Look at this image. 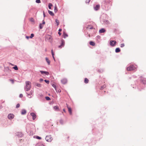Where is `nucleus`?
<instances>
[{
    "mask_svg": "<svg viewBox=\"0 0 146 146\" xmlns=\"http://www.w3.org/2000/svg\"><path fill=\"white\" fill-rule=\"evenodd\" d=\"M89 80L87 78H85L84 79V82L87 84Z\"/></svg>",
    "mask_w": 146,
    "mask_h": 146,
    "instance_id": "25",
    "label": "nucleus"
},
{
    "mask_svg": "<svg viewBox=\"0 0 146 146\" xmlns=\"http://www.w3.org/2000/svg\"><path fill=\"white\" fill-rule=\"evenodd\" d=\"M52 57L54 59V60L55 61V58H54V53H53L52 54Z\"/></svg>",
    "mask_w": 146,
    "mask_h": 146,
    "instance_id": "43",
    "label": "nucleus"
},
{
    "mask_svg": "<svg viewBox=\"0 0 146 146\" xmlns=\"http://www.w3.org/2000/svg\"><path fill=\"white\" fill-rule=\"evenodd\" d=\"M66 106L67 108L68 109V111L70 114L71 115L72 114V111L71 108L70 107H68V105L67 104H66Z\"/></svg>",
    "mask_w": 146,
    "mask_h": 146,
    "instance_id": "10",
    "label": "nucleus"
},
{
    "mask_svg": "<svg viewBox=\"0 0 146 146\" xmlns=\"http://www.w3.org/2000/svg\"><path fill=\"white\" fill-rule=\"evenodd\" d=\"M100 8V5H97L95 7H94V9L95 10L97 11Z\"/></svg>",
    "mask_w": 146,
    "mask_h": 146,
    "instance_id": "14",
    "label": "nucleus"
},
{
    "mask_svg": "<svg viewBox=\"0 0 146 146\" xmlns=\"http://www.w3.org/2000/svg\"><path fill=\"white\" fill-rule=\"evenodd\" d=\"M137 67H135L133 65H131L127 67V70L128 71H131L135 70L136 69Z\"/></svg>",
    "mask_w": 146,
    "mask_h": 146,
    "instance_id": "3",
    "label": "nucleus"
},
{
    "mask_svg": "<svg viewBox=\"0 0 146 146\" xmlns=\"http://www.w3.org/2000/svg\"><path fill=\"white\" fill-rule=\"evenodd\" d=\"M61 81L62 84H65L67 82V80L66 78H64L61 80Z\"/></svg>",
    "mask_w": 146,
    "mask_h": 146,
    "instance_id": "7",
    "label": "nucleus"
},
{
    "mask_svg": "<svg viewBox=\"0 0 146 146\" xmlns=\"http://www.w3.org/2000/svg\"><path fill=\"white\" fill-rule=\"evenodd\" d=\"M106 32V30L103 28L102 29L99 31V33H104Z\"/></svg>",
    "mask_w": 146,
    "mask_h": 146,
    "instance_id": "16",
    "label": "nucleus"
},
{
    "mask_svg": "<svg viewBox=\"0 0 146 146\" xmlns=\"http://www.w3.org/2000/svg\"><path fill=\"white\" fill-rule=\"evenodd\" d=\"M52 86L55 88V90H56V86L54 84H52Z\"/></svg>",
    "mask_w": 146,
    "mask_h": 146,
    "instance_id": "31",
    "label": "nucleus"
},
{
    "mask_svg": "<svg viewBox=\"0 0 146 146\" xmlns=\"http://www.w3.org/2000/svg\"><path fill=\"white\" fill-rule=\"evenodd\" d=\"M90 45H92V46H94L95 45V44L94 42L92 41H90Z\"/></svg>",
    "mask_w": 146,
    "mask_h": 146,
    "instance_id": "26",
    "label": "nucleus"
},
{
    "mask_svg": "<svg viewBox=\"0 0 146 146\" xmlns=\"http://www.w3.org/2000/svg\"><path fill=\"white\" fill-rule=\"evenodd\" d=\"M36 146H44V145L42 143H39L36 144Z\"/></svg>",
    "mask_w": 146,
    "mask_h": 146,
    "instance_id": "22",
    "label": "nucleus"
},
{
    "mask_svg": "<svg viewBox=\"0 0 146 146\" xmlns=\"http://www.w3.org/2000/svg\"><path fill=\"white\" fill-rule=\"evenodd\" d=\"M63 36L64 38H65L68 36V35L65 33L64 32L63 34Z\"/></svg>",
    "mask_w": 146,
    "mask_h": 146,
    "instance_id": "24",
    "label": "nucleus"
},
{
    "mask_svg": "<svg viewBox=\"0 0 146 146\" xmlns=\"http://www.w3.org/2000/svg\"><path fill=\"white\" fill-rule=\"evenodd\" d=\"M26 113V111L25 110H22L21 114L22 115L25 114Z\"/></svg>",
    "mask_w": 146,
    "mask_h": 146,
    "instance_id": "19",
    "label": "nucleus"
},
{
    "mask_svg": "<svg viewBox=\"0 0 146 146\" xmlns=\"http://www.w3.org/2000/svg\"><path fill=\"white\" fill-rule=\"evenodd\" d=\"M20 105L19 104H18L17 105L16 107L17 108H19L20 107Z\"/></svg>",
    "mask_w": 146,
    "mask_h": 146,
    "instance_id": "40",
    "label": "nucleus"
},
{
    "mask_svg": "<svg viewBox=\"0 0 146 146\" xmlns=\"http://www.w3.org/2000/svg\"><path fill=\"white\" fill-rule=\"evenodd\" d=\"M13 68L15 70H18V68L16 65H15V66L13 67Z\"/></svg>",
    "mask_w": 146,
    "mask_h": 146,
    "instance_id": "29",
    "label": "nucleus"
},
{
    "mask_svg": "<svg viewBox=\"0 0 146 146\" xmlns=\"http://www.w3.org/2000/svg\"><path fill=\"white\" fill-rule=\"evenodd\" d=\"M43 80L42 79V78H40V80H39V81H40V82H42V81H43Z\"/></svg>",
    "mask_w": 146,
    "mask_h": 146,
    "instance_id": "44",
    "label": "nucleus"
},
{
    "mask_svg": "<svg viewBox=\"0 0 146 146\" xmlns=\"http://www.w3.org/2000/svg\"><path fill=\"white\" fill-rule=\"evenodd\" d=\"M26 38H27V39H28L29 38H30V37L29 36H26Z\"/></svg>",
    "mask_w": 146,
    "mask_h": 146,
    "instance_id": "48",
    "label": "nucleus"
},
{
    "mask_svg": "<svg viewBox=\"0 0 146 146\" xmlns=\"http://www.w3.org/2000/svg\"><path fill=\"white\" fill-rule=\"evenodd\" d=\"M34 35L33 34H31V36H30V38H32L34 36Z\"/></svg>",
    "mask_w": 146,
    "mask_h": 146,
    "instance_id": "35",
    "label": "nucleus"
},
{
    "mask_svg": "<svg viewBox=\"0 0 146 146\" xmlns=\"http://www.w3.org/2000/svg\"><path fill=\"white\" fill-rule=\"evenodd\" d=\"M120 51V50L119 48H116L115 50V52L116 53L119 52Z\"/></svg>",
    "mask_w": 146,
    "mask_h": 146,
    "instance_id": "18",
    "label": "nucleus"
},
{
    "mask_svg": "<svg viewBox=\"0 0 146 146\" xmlns=\"http://www.w3.org/2000/svg\"><path fill=\"white\" fill-rule=\"evenodd\" d=\"M56 91L57 92H59V93L60 92H61V90L60 89H58L57 90L56 89Z\"/></svg>",
    "mask_w": 146,
    "mask_h": 146,
    "instance_id": "34",
    "label": "nucleus"
},
{
    "mask_svg": "<svg viewBox=\"0 0 146 146\" xmlns=\"http://www.w3.org/2000/svg\"><path fill=\"white\" fill-rule=\"evenodd\" d=\"M86 29L88 30H90L94 29V27L93 26L91 25H89L86 27Z\"/></svg>",
    "mask_w": 146,
    "mask_h": 146,
    "instance_id": "11",
    "label": "nucleus"
},
{
    "mask_svg": "<svg viewBox=\"0 0 146 146\" xmlns=\"http://www.w3.org/2000/svg\"><path fill=\"white\" fill-rule=\"evenodd\" d=\"M40 72L42 74H43L44 73L46 75H48L49 74V73L47 72L44 71H40Z\"/></svg>",
    "mask_w": 146,
    "mask_h": 146,
    "instance_id": "15",
    "label": "nucleus"
},
{
    "mask_svg": "<svg viewBox=\"0 0 146 146\" xmlns=\"http://www.w3.org/2000/svg\"><path fill=\"white\" fill-rule=\"evenodd\" d=\"M63 111H64V112H66V111H65V109H63Z\"/></svg>",
    "mask_w": 146,
    "mask_h": 146,
    "instance_id": "52",
    "label": "nucleus"
},
{
    "mask_svg": "<svg viewBox=\"0 0 146 146\" xmlns=\"http://www.w3.org/2000/svg\"><path fill=\"white\" fill-rule=\"evenodd\" d=\"M54 12L56 13L57 12L58 10H57V7H56V5L55 7H54Z\"/></svg>",
    "mask_w": 146,
    "mask_h": 146,
    "instance_id": "32",
    "label": "nucleus"
},
{
    "mask_svg": "<svg viewBox=\"0 0 146 146\" xmlns=\"http://www.w3.org/2000/svg\"><path fill=\"white\" fill-rule=\"evenodd\" d=\"M19 97H20V98H22L23 97V95L22 94H20V95H19Z\"/></svg>",
    "mask_w": 146,
    "mask_h": 146,
    "instance_id": "45",
    "label": "nucleus"
},
{
    "mask_svg": "<svg viewBox=\"0 0 146 146\" xmlns=\"http://www.w3.org/2000/svg\"><path fill=\"white\" fill-rule=\"evenodd\" d=\"M9 80L11 82L12 84L14 83V80L12 79H10Z\"/></svg>",
    "mask_w": 146,
    "mask_h": 146,
    "instance_id": "39",
    "label": "nucleus"
},
{
    "mask_svg": "<svg viewBox=\"0 0 146 146\" xmlns=\"http://www.w3.org/2000/svg\"><path fill=\"white\" fill-rule=\"evenodd\" d=\"M125 46V45L124 43H122L120 45V47H123Z\"/></svg>",
    "mask_w": 146,
    "mask_h": 146,
    "instance_id": "38",
    "label": "nucleus"
},
{
    "mask_svg": "<svg viewBox=\"0 0 146 146\" xmlns=\"http://www.w3.org/2000/svg\"><path fill=\"white\" fill-rule=\"evenodd\" d=\"M61 45L59 46H58V48H61L62 47H63L64 46V44H65V42L64 41L62 40H61Z\"/></svg>",
    "mask_w": 146,
    "mask_h": 146,
    "instance_id": "8",
    "label": "nucleus"
},
{
    "mask_svg": "<svg viewBox=\"0 0 146 146\" xmlns=\"http://www.w3.org/2000/svg\"><path fill=\"white\" fill-rule=\"evenodd\" d=\"M33 119L34 120L36 117V115L34 113H30Z\"/></svg>",
    "mask_w": 146,
    "mask_h": 146,
    "instance_id": "9",
    "label": "nucleus"
},
{
    "mask_svg": "<svg viewBox=\"0 0 146 146\" xmlns=\"http://www.w3.org/2000/svg\"><path fill=\"white\" fill-rule=\"evenodd\" d=\"M44 81L47 84H48L49 83V80H44Z\"/></svg>",
    "mask_w": 146,
    "mask_h": 146,
    "instance_id": "36",
    "label": "nucleus"
},
{
    "mask_svg": "<svg viewBox=\"0 0 146 146\" xmlns=\"http://www.w3.org/2000/svg\"><path fill=\"white\" fill-rule=\"evenodd\" d=\"M45 39L46 41H48L50 42H52V36L51 35H46Z\"/></svg>",
    "mask_w": 146,
    "mask_h": 146,
    "instance_id": "2",
    "label": "nucleus"
},
{
    "mask_svg": "<svg viewBox=\"0 0 146 146\" xmlns=\"http://www.w3.org/2000/svg\"><path fill=\"white\" fill-rule=\"evenodd\" d=\"M30 21L31 22L33 23H35L34 19L33 18H31L29 19Z\"/></svg>",
    "mask_w": 146,
    "mask_h": 146,
    "instance_id": "21",
    "label": "nucleus"
},
{
    "mask_svg": "<svg viewBox=\"0 0 146 146\" xmlns=\"http://www.w3.org/2000/svg\"><path fill=\"white\" fill-rule=\"evenodd\" d=\"M14 117V115L11 113L9 114L8 116V118L9 119H12Z\"/></svg>",
    "mask_w": 146,
    "mask_h": 146,
    "instance_id": "6",
    "label": "nucleus"
},
{
    "mask_svg": "<svg viewBox=\"0 0 146 146\" xmlns=\"http://www.w3.org/2000/svg\"><path fill=\"white\" fill-rule=\"evenodd\" d=\"M55 111H60V109L59 107L58 106H55L53 107Z\"/></svg>",
    "mask_w": 146,
    "mask_h": 146,
    "instance_id": "13",
    "label": "nucleus"
},
{
    "mask_svg": "<svg viewBox=\"0 0 146 146\" xmlns=\"http://www.w3.org/2000/svg\"><path fill=\"white\" fill-rule=\"evenodd\" d=\"M52 5L51 3H49L48 7L50 9H51V7H52Z\"/></svg>",
    "mask_w": 146,
    "mask_h": 146,
    "instance_id": "28",
    "label": "nucleus"
},
{
    "mask_svg": "<svg viewBox=\"0 0 146 146\" xmlns=\"http://www.w3.org/2000/svg\"><path fill=\"white\" fill-rule=\"evenodd\" d=\"M43 15H44V17H45V14H44V12H43Z\"/></svg>",
    "mask_w": 146,
    "mask_h": 146,
    "instance_id": "53",
    "label": "nucleus"
},
{
    "mask_svg": "<svg viewBox=\"0 0 146 146\" xmlns=\"http://www.w3.org/2000/svg\"><path fill=\"white\" fill-rule=\"evenodd\" d=\"M44 25L41 23L39 25V27L40 29H41L43 27Z\"/></svg>",
    "mask_w": 146,
    "mask_h": 146,
    "instance_id": "27",
    "label": "nucleus"
},
{
    "mask_svg": "<svg viewBox=\"0 0 146 146\" xmlns=\"http://www.w3.org/2000/svg\"><path fill=\"white\" fill-rule=\"evenodd\" d=\"M117 43L115 40H110V44L112 46H114Z\"/></svg>",
    "mask_w": 146,
    "mask_h": 146,
    "instance_id": "5",
    "label": "nucleus"
},
{
    "mask_svg": "<svg viewBox=\"0 0 146 146\" xmlns=\"http://www.w3.org/2000/svg\"><path fill=\"white\" fill-rule=\"evenodd\" d=\"M88 36H90V34Z\"/></svg>",
    "mask_w": 146,
    "mask_h": 146,
    "instance_id": "55",
    "label": "nucleus"
},
{
    "mask_svg": "<svg viewBox=\"0 0 146 146\" xmlns=\"http://www.w3.org/2000/svg\"><path fill=\"white\" fill-rule=\"evenodd\" d=\"M56 22V23L57 24V25L58 26V25L59 24V21L58 19H56L55 20Z\"/></svg>",
    "mask_w": 146,
    "mask_h": 146,
    "instance_id": "30",
    "label": "nucleus"
},
{
    "mask_svg": "<svg viewBox=\"0 0 146 146\" xmlns=\"http://www.w3.org/2000/svg\"><path fill=\"white\" fill-rule=\"evenodd\" d=\"M33 91L32 90H31L29 93H27V96L29 98H31V95H32L33 93Z\"/></svg>",
    "mask_w": 146,
    "mask_h": 146,
    "instance_id": "12",
    "label": "nucleus"
},
{
    "mask_svg": "<svg viewBox=\"0 0 146 146\" xmlns=\"http://www.w3.org/2000/svg\"><path fill=\"white\" fill-rule=\"evenodd\" d=\"M36 3H40L41 2L40 0H36Z\"/></svg>",
    "mask_w": 146,
    "mask_h": 146,
    "instance_id": "37",
    "label": "nucleus"
},
{
    "mask_svg": "<svg viewBox=\"0 0 146 146\" xmlns=\"http://www.w3.org/2000/svg\"><path fill=\"white\" fill-rule=\"evenodd\" d=\"M45 24V22L44 21V20H43L42 21V24L44 25Z\"/></svg>",
    "mask_w": 146,
    "mask_h": 146,
    "instance_id": "46",
    "label": "nucleus"
},
{
    "mask_svg": "<svg viewBox=\"0 0 146 146\" xmlns=\"http://www.w3.org/2000/svg\"><path fill=\"white\" fill-rule=\"evenodd\" d=\"M51 52H52V54L53 53H54V52L53 51V50H51Z\"/></svg>",
    "mask_w": 146,
    "mask_h": 146,
    "instance_id": "51",
    "label": "nucleus"
},
{
    "mask_svg": "<svg viewBox=\"0 0 146 146\" xmlns=\"http://www.w3.org/2000/svg\"><path fill=\"white\" fill-rule=\"evenodd\" d=\"M45 99H46V100H50V98L48 96L46 97H45Z\"/></svg>",
    "mask_w": 146,
    "mask_h": 146,
    "instance_id": "33",
    "label": "nucleus"
},
{
    "mask_svg": "<svg viewBox=\"0 0 146 146\" xmlns=\"http://www.w3.org/2000/svg\"><path fill=\"white\" fill-rule=\"evenodd\" d=\"M48 64V65H50V61L48 59V58L47 57H46L45 58Z\"/></svg>",
    "mask_w": 146,
    "mask_h": 146,
    "instance_id": "20",
    "label": "nucleus"
},
{
    "mask_svg": "<svg viewBox=\"0 0 146 146\" xmlns=\"http://www.w3.org/2000/svg\"><path fill=\"white\" fill-rule=\"evenodd\" d=\"M48 13H49V14L50 15H51L52 16H53L54 15V13L52 11H51L50 10H48Z\"/></svg>",
    "mask_w": 146,
    "mask_h": 146,
    "instance_id": "17",
    "label": "nucleus"
},
{
    "mask_svg": "<svg viewBox=\"0 0 146 146\" xmlns=\"http://www.w3.org/2000/svg\"><path fill=\"white\" fill-rule=\"evenodd\" d=\"M90 0H86V3H89L90 1Z\"/></svg>",
    "mask_w": 146,
    "mask_h": 146,
    "instance_id": "41",
    "label": "nucleus"
},
{
    "mask_svg": "<svg viewBox=\"0 0 146 146\" xmlns=\"http://www.w3.org/2000/svg\"><path fill=\"white\" fill-rule=\"evenodd\" d=\"M35 85L37 86L38 87H40H40H41V84H40L36 83L35 84Z\"/></svg>",
    "mask_w": 146,
    "mask_h": 146,
    "instance_id": "23",
    "label": "nucleus"
},
{
    "mask_svg": "<svg viewBox=\"0 0 146 146\" xmlns=\"http://www.w3.org/2000/svg\"><path fill=\"white\" fill-rule=\"evenodd\" d=\"M19 134H20V136L21 137V136H23V135L21 133H19Z\"/></svg>",
    "mask_w": 146,
    "mask_h": 146,
    "instance_id": "47",
    "label": "nucleus"
},
{
    "mask_svg": "<svg viewBox=\"0 0 146 146\" xmlns=\"http://www.w3.org/2000/svg\"><path fill=\"white\" fill-rule=\"evenodd\" d=\"M58 34L60 36L61 34L60 33V32H59V31L58 32Z\"/></svg>",
    "mask_w": 146,
    "mask_h": 146,
    "instance_id": "49",
    "label": "nucleus"
},
{
    "mask_svg": "<svg viewBox=\"0 0 146 146\" xmlns=\"http://www.w3.org/2000/svg\"><path fill=\"white\" fill-rule=\"evenodd\" d=\"M62 31V29H59V31H59V32H60V31Z\"/></svg>",
    "mask_w": 146,
    "mask_h": 146,
    "instance_id": "50",
    "label": "nucleus"
},
{
    "mask_svg": "<svg viewBox=\"0 0 146 146\" xmlns=\"http://www.w3.org/2000/svg\"><path fill=\"white\" fill-rule=\"evenodd\" d=\"M69 138V136L67 137V138L68 139V138Z\"/></svg>",
    "mask_w": 146,
    "mask_h": 146,
    "instance_id": "54",
    "label": "nucleus"
},
{
    "mask_svg": "<svg viewBox=\"0 0 146 146\" xmlns=\"http://www.w3.org/2000/svg\"><path fill=\"white\" fill-rule=\"evenodd\" d=\"M36 138L37 139H41V137H39V136H37L36 137Z\"/></svg>",
    "mask_w": 146,
    "mask_h": 146,
    "instance_id": "42",
    "label": "nucleus"
},
{
    "mask_svg": "<svg viewBox=\"0 0 146 146\" xmlns=\"http://www.w3.org/2000/svg\"><path fill=\"white\" fill-rule=\"evenodd\" d=\"M45 139L47 141L51 142L53 139V138L51 135H48L46 137Z\"/></svg>",
    "mask_w": 146,
    "mask_h": 146,
    "instance_id": "4",
    "label": "nucleus"
},
{
    "mask_svg": "<svg viewBox=\"0 0 146 146\" xmlns=\"http://www.w3.org/2000/svg\"><path fill=\"white\" fill-rule=\"evenodd\" d=\"M31 87V82L29 81H26L25 90L27 91H28L30 90Z\"/></svg>",
    "mask_w": 146,
    "mask_h": 146,
    "instance_id": "1",
    "label": "nucleus"
}]
</instances>
